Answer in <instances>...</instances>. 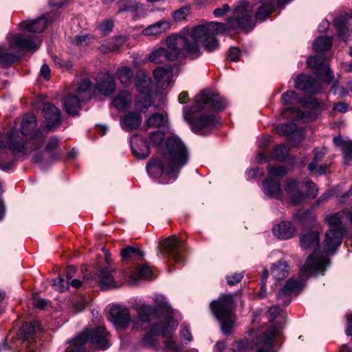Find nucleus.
<instances>
[{"label": "nucleus", "instance_id": "nucleus-54", "mask_svg": "<svg viewBox=\"0 0 352 352\" xmlns=\"http://www.w3.org/2000/svg\"><path fill=\"white\" fill-rule=\"evenodd\" d=\"M180 336L183 344H187L192 340V336L189 327L185 324L182 326Z\"/></svg>", "mask_w": 352, "mask_h": 352}, {"label": "nucleus", "instance_id": "nucleus-31", "mask_svg": "<svg viewBox=\"0 0 352 352\" xmlns=\"http://www.w3.org/2000/svg\"><path fill=\"white\" fill-rule=\"evenodd\" d=\"M152 275V270L147 265H142L129 272V281L130 284L135 285L140 280H146Z\"/></svg>", "mask_w": 352, "mask_h": 352}, {"label": "nucleus", "instance_id": "nucleus-2", "mask_svg": "<svg viewBox=\"0 0 352 352\" xmlns=\"http://www.w3.org/2000/svg\"><path fill=\"white\" fill-rule=\"evenodd\" d=\"M163 160L151 159L146 165L148 175L158 179L161 184L173 182L181 168L188 161V150L182 141L176 135L168 138L162 151Z\"/></svg>", "mask_w": 352, "mask_h": 352}, {"label": "nucleus", "instance_id": "nucleus-9", "mask_svg": "<svg viewBox=\"0 0 352 352\" xmlns=\"http://www.w3.org/2000/svg\"><path fill=\"white\" fill-rule=\"evenodd\" d=\"M73 93L68 94L63 100L66 112L72 116L78 115L81 107V102L90 100L94 94L93 84L88 79L82 80L73 89Z\"/></svg>", "mask_w": 352, "mask_h": 352}, {"label": "nucleus", "instance_id": "nucleus-51", "mask_svg": "<svg viewBox=\"0 0 352 352\" xmlns=\"http://www.w3.org/2000/svg\"><path fill=\"white\" fill-rule=\"evenodd\" d=\"M189 8L186 6H183L176 10L173 13V19L176 21H184L189 14Z\"/></svg>", "mask_w": 352, "mask_h": 352}, {"label": "nucleus", "instance_id": "nucleus-23", "mask_svg": "<svg viewBox=\"0 0 352 352\" xmlns=\"http://www.w3.org/2000/svg\"><path fill=\"white\" fill-rule=\"evenodd\" d=\"M153 74L157 86L162 89H166L173 83V68L169 65L157 67Z\"/></svg>", "mask_w": 352, "mask_h": 352}, {"label": "nucleus", "instance_id": "nucleus-22", "mask_svg": "<svg viewBox=\"0 0 352 352\" xmlns=\"http://www.w3.org/2000/svg\"><path fill=\"white\" fill-rule=\"evenodd\" d=\"M295 87L311 94H316L321 91V83L315 78L305 74H300L295 80Z\"/></svg>", "mask_w": 352, "mask_h": 352}, {"label": "nucleus", "instance_id": "nucleus-47", "mask_svg": "<svg viewBox=\"0 0 352 352\" xmlns=\"http://www.w3.org/2000/svg\"><path fill=\"white\" fill-rule=\"evenodd\" d=\"M289 153V148L285 145L276 146L272 152V158L275 160L283 161Z\"/></svg>", "mask_w": 352, "mask_h": 352}, {"label": "nucleus", "instance_id": "nucleus-39", "mask_svg": "<svg viewBox=\"0 0 352 352\" xmlns=\"http://www.w3.org/2000/svg\"><path fill=\"white\" fill-rule=\"evenodd\" d=\"M133 75V71L127 66L121 67L116 71V76L118 78L124 86H127L131 84Z\"/></svg>", "mask_w": 352, "mask_h": 352}, {"label": "nucleus", "instance_id": "nucleus-38", "mask_svg": "<svg viewBox=\"0 0 352 352\" xmlns=\"http://www.w3.org/2000/svg\"><path fill=\"white\" fill-rule=\"evenodd\" d=\"M273 277L278 280L284 279L288 276V264L284 261H279L274 263L271 268Z\"/></svg>", "mask_w": 352, "mask_h": 352}, {"label": "nucleus", "instance_id": "nucleus-28", "mask_svg": "<svg viewBox=\"0 0 352 352\" xmlns=\"http://www.w3.org/2000/svg\"><path fill=\"white\" fill-rule=\"evenodd\" d=\"M48 24L47 19L45 16L38 19L21 21L19 26L28 32L41 33Z\"/></svg>", "mask_w": 352, "mask_h": 352}, {"label": "nucleus", "instance_id": "nucleus-53", "mask_svg": "<svg viewBox=\"0 0 352 352\" xmlns=\"http://www.w3.org/2000/svg\"><path fill=\"white\" fill-rule=\"evenodd\" d=\"M324 154L325 153L322 150H314V161L308 166V169L309 171L314 172V170L316 169V164H318V162L322 159V157L324 156Z\"/></svg>", "mask_w": 352, "mask_h": 352}, {"label": "nucleus", "instance_id": "nucleus-37", "mask_svg": "<svg viewBox=\"0 0 352 352\" xmlns=\"http://www.w3.org/2000/svg\"><path fill=\"white\" fill-rule=\"evenodd\" d=\"M131 95L127 91L119 92L114 98L112 104L119 111L124 110L131 103Z\"/></svg>", "mask_w": 352, "mask_h": 352}, {"label": "nucleus", "instance_id": "nucleus-42", "mask_svg": "<svg viewBox=\"0 0 352 352\" xmlns=\"http://www.w3.org/2000/svg\"><path fill=\"white\" fill-rule=\"evenodd\" d=\"M121 255L122 258L125 260H138L144 256V253L138 248L131 246H127L122 250Z\"/></svg>", "mask_w": 352, "mask_h": 352}, {"label": "nucleus", "instance_id": "nucleus-46", "mask_svg": "<svg viewBox=\"0 0 352 352\" xmlns=\"http://www.w3.org/2000/svg\"><path fill=\"white\" fill-rule=\"evenodd\" d=\"M16 60V56L11 53H8L6 50L0 47V67H6Z\"/></svg>", "mask_w": 352, "mask_h": 352}, {"label": "nucleus", "instance_id": "nucleus-6", "mask_svg": "<svg viewBox=\"0 0 352 352\" xmlns=\"http://www.w3.org/2000/svg\"><path fill=\"white\" fill-rule=\"evenodd\" d=\"M300 247L303 250L314 252L300 267L302 274H323L326 268L329 266L330 261L326 254H320V237L317 231H308L300 236Z\"/></svg>", "mask_w": 352, "mask_h": 352}, {"label": "nucleus", "instance_id": "nucleus-17", "mask_svg": "<svg viewBox=\"0 0 352 352\" xmlns=\"http://www.w3.org/2000/svg\"><path fill=\"white\" fill-rule=\"evenodd\" d=\"M109 320L116 329H125L131 322L129 309L123 305H113L109 309Z\"/></svg>", "mask_w": 352, "mask_h": 352}, {"label": "nucleus", "instance_id": "nucleus-59", "mask_svg": "<svg viewBox=\"0 0 352 352\" xmlns=\"http://www.w3.org/2000/svg\"><path fill=\"white\" fill-rule=\"evenodd\" d=\"M248 342L246 340L236 341L232 345V350L233 352H241L248 346Z\"/></svg>", "mask_w": 352, "mask_h": 352}, {"label": "nucleus", "instance_id": "nucleus-49", "mask_svg": "<svg viewBox=\"0 0 352 352\" xmlns=\"http://www.w3.org/2000/svg\"><path fill=\"white\" fill-rule=\"evenodd\" d=\"M154 302H155V303L156 304V306L158 308H160V309H165L167 311V314L165 316H163L160 317V318L158 320V321H160L161 319H163L164 317H166L168 315L170 316L173 318V317L172 316L171 314L169 313V309H168V303H167V302L166 300V298H165V297L164 296H162V295H156L155 297L154 298Z\"/></svg>", "mask_w": 352, "mask_h": 352}, {"label": "nucleus", "instance_id": "nucleus-26", "mask_svg": "<svg viewBox=\"0 0 352 352\" xmlns=\"http://www.w3.org/2000/svg\"><path fill=\"white\" fill-rule=\"evenodd\" d=\"M263 193L268 198H279L281 195V188L280 181L276 179L267 177L262 184Z\"/></svg>", "mask_w": 352, "mask_h": 352}, {"label": "nucleus", "instance_id": "nucleus-63", "mask_svg": "<svg viewBox=\"0 0 352 352\" xmlns=\"http://www.w3.org/2000/svg\"><path fill=\"white\" fill-rule=\"evenodd\" d=\"M281 311V309L278 306L270 307L267 311L269 320L271 321L274 320L280 314Z\"/></svg>", "mask_w": 352, "mask_h": 352}, {"label": "nucleus", "instance_id": "nucleus-32", "mask_svg": "<svg viewBox=\"0 0 352 352\" xmlns=\"http://www.w3.org/2000/svg\"><path fill=\"white\" fill-rule=\"evenodd\" d=\"M136 311L138 314V318L140 321L145 323H148L157 314L156 307L148 305L142 304L136 307Z\"/></svg>", "mask_w": 352, "mask_h": 352}, {"label": "nucleus", "instance_id": "nucleus-16", "mask_svg": "<svg viewBox=\"0 0 352 352\" xmlns=\"http://www.w3.org/2000/svg\"><path fill=\"white\" fill-rule=\"evenodd\" d=\"M9 43L12 47L35 52L39 48L41 41L37 36L17 34L10 36Z\"/></svg>", "mask_w": 352, "mask_h": 352}, {"label": "nucleus", "instance_id": "nucleus-35", "mask_svg": "<svg viewBox=\"0 0 352 352\" xmlns=\"http://www.w3.org/2000/svg\"><path fill=\"white\" fill-rule=\"evenodd\" d=\"M348 18V14H345L336 18L333 21L339 38L343 40L345 43L347 41V38L351 34V30L346 26Z\"/></svg>", "mask_w": 352, "mask_h": 352}, {"label": "nucleus", "instance_id": "nucleus-50", "mask_svg": "<svg viewBox=\"0 0 352 352\" xmlns=\"http://www.w3.org/2000/svg\"><path fill=\"white\" fill-rule=\"evenodd\" d=\"M164 140V134L161 131H156L151 133L150 141L157 147H161Z\"/></svg>", "mask_w": 352, "mask_h": 352}, {"label": "nucleus", "instance_id": "nucleus-11", "mask_svg": "<svg viewBox=\"0 0 352 352\" xmlns=\"http://www.w3.org/2000/svg\"><path fill=\"white\" fill-rule=\"evenodd\" d=\"M325 220L331 227L326 232V252L334 253L340 245L342 240L344 226L342 224L341 214L336 213L329 215Z\"/></svg>", "mask_w": 352, "mask_h": 352}, {"label": "nucleus", "instance_id": "nucleus-7", "mask_svg": "<svg viewBox=\"0 0 352 352\" xmlns=\"http://www.w3.org/2000/svg\"><path fill=\"white\" fill-rule=\"evenodd\" d=\"M88 341L101 350L110 346L108 333L104 327L98 326L94 329H85L69 342L65 352H84L85 345Z\"/></svg>", "mask_w": 352, "mask_h": 352}, {"label": "nucleus", "instance_id": "nucleus-20", "mask_svg": "<svg viewBox=\"0 0 352 352\" xmlns=\"http://www.w3.org/2000/svg\"><path fill=\"white\" fill-rule=\"evenodd\" d=\"M43 113L47 131H53L60 126L62 120L61 114L55 105L52 103L44 104Z\"/></svg>", "mask_w": 352, "mask_h": 352}, {"label": "nucleus", "instance_id": "nucleus-8", "mask_svg": "<svg viewBox=\"0 0 352 352\" xmlns=\"http://www.w3.org/2000/svg\"><path fill=\"white\" fill-rule=\"evenodd\" d=\"M210 309L215 318L221 323L223 333H230L234 323V300L231 294H223L218 300L210 303Z\"/></svg>", "mask_w": 352, "mask_h": 352}, {"label": "nucleus", "instance_id": "nucleus-33", "mask_svg": "<svg viewBox=\"0 0 352 352\" xmlns=\"http://www.w3.org/2000/svg\"><path fill=\"white\" fill-rule=\"evenodd\" d=\"M333 143L342 149L344 153V164H349L352 160V141L338 136L333 138Z\"/></svg>", "mask_w": 352, "mask_h": 352}, {"label": "nucleus", "instance_id": "nucleus-15", "mask_svg": "<svg viewBox=\"0 0 352 352\" xmlns=\"http://www.w3.org/2000/svg\"><path fill=\"white\" fill-rule=\"evenodd\" d=\"M276 331L274 327L268 328L265 332L253 340L251 347L255 352H276L274 348V342Z\"/></svg>", "mask_w": 352, "mask_h": 352}, {"label": "nucleus", "instance_id": "nucleus-48", "mask_svg": "<svg viewBox=\"0 0 352 352\" xmlns=\"http://www.w3.org/2000/svg\"><path fill=\"white\" fill-rule=\"evenodd\" d=\"M267 170L269 173V177H283L287 173V169L284 166H268Z\"/></svg>", "mask_w": 352, "mask_h": 352}, {"label": "nucleus", "instance_id": "nucleus-58", "mask_svg": "<svg viewBox=\"0 0 352 352\" xmlns=\"http://www.w3.org/2000/svg\"><path fill=\"white\" fill-rule=\"evenodd\" d=\"M295 217L302 221H307L309 217L315 220L314 217H311V210H300L295 214Z\"/></svg>", "mask_w": 352, "mask_h": 352}, {"label": "nucleus", "instance_id": "nucleus-57", "mask_svg": "<svg viewBox=\"0 0 352 352\" xmlns=\"http://www.w3.org/2000/svg\"><path fill=\"white\" fill-rule=\"evenodd\" d=\"M164 349L166 352H179L178 344L171 339H167L164 341Z\"/></svg>", "mask_w": 352, "mask_h": 352}, {"label": "nucleus", "instance_id": "nucleus-4", "mask_svg": "<svg viewBox=\"0 0 352 352\" xmlns=\"http://www.w3.org/2000/svg\"><path fill=\"white\" fill-rule=\"evenodd\" d=\"M36 118L34 114H25L21 123V131L16 129H12L6 135L8 140L7 144H5L0 139V168L3 170L9 169L14 163L13 157L6 159L8 153L5 151L8 147L14 154H25L28 149V144L26 142L25 137L30 136V138L37 142L36 146L34 149L41 146L43 142V135L40 130H36ZM33 150L31 148L30 151Z\"/></svg>", "mask_w": 352, "mask_h": 352}, {"label": "nucleus", "instance_id": "nucleus-10", "mask_svg": "<svg viewBox=\"0 0 352 352\" xmlns=\"http://www.w3.org/2000/svg\"><path fill=\"white\" fill-rule=\"evenodd\" d=\"M177 326L178 322L168 315L151 324L149 332L142 338V342L146 347H155L157 343L155 336L162 334L164 337H170L174 333Z\"/></svg>", "mask_w": 352, "mask_h": 352}, {"label": "nucleus", "instance_id": "nucleus-21", "mask_svg": "<svg viewBox=\"0 0 352 352\" xmlns=\"http://www.w3.org/2000/svg\"><path fill=\"white\" fill-rule=\"evenodd\" d=\"M96 88L104 96H109L116 90L114 76L109 72H100L96 78Z\"/></svg>", "mask_w": 352, "mask_h": 352}, {"label": "nucleus", "instance_id": "nucleus-62", "mask_svg": "<svg viewBox=\"0 0 352 352\" xmlns=\"http://www.w3.org/2000/svg\"><path fill=\"white\" fill-rule=\"evenodd\" d=\"M230 10V6L228 4H223L222 7L214 9L213 14L215 17H221L227 14Z\"/></svg>", "mask_w": 352, "mask_h": 352}, {"label": "nucleus", "instance_id": "nucleus-36", "mask_svg": "<svg viewBox=\"0 0 352 352\" xmlns=\"http://www.w3.org/2000/svg\"><path fill=\"white\" fill-rule=\"evenodd\" d=\"M168 122L166 113H154L146 120V124L148 127L159 128L166 126Z\"/></svg>", "mask_w": 352, "mask_h": 352}, {"label": "nucleus", "instance_id": "nucleus-19", "mask_svg": "<svg viewBox=\"0 0 352 352\" xmlns=\"http://www.w3.org/2000/svg\"><path fill=\"white\" fill-rule=\"evenodd\" d=\"M276 130L277 133L280 135H291L289 144L292 146H296L304 140L303 131L298 130L296 124L293 121L278 125Z\"/></svg>", "mask_w": 352, "mask_h": 352}, {"label": "nucleus", "instance_id": "nucleus-55", "mask_svg": "<svg viewBox=\"0 0 352 352\" xmlns=\"http://www.w3.org/2000/svg\"><path fill=\"white\" fill-rule=\"evenodd\" d=\"M53 285L58 292H63L68 289L69 281L67 280H65L62 278L58 277L54 280Z\"/></svg>", "mask_w": 352, "mask_h": 352}, {"label": "nucleus", "instance_id": "nucleus-60", "mask_svg": "<svg viewBox=\"0 0 352 352\" xmlns=\"http://www.w3.org/2000/svg\"><path fill=\"white\" fill-rule=\"evenodd\" d=\"M241 55V50L236 47H231L229 49L228 57L232 61H236Z\"/></svg>", "mask_w": 352, "mask_h": 352}, {"label": "nucleus", "instance_id": "nucleus-61", "mask_svg": "<svg viewBox=\"0 0 352 352\" xmlns=\"http://www.w3.org/2000/svg\"><path fill=\"white\" fill-rule=\"evenodd\" d=\"M90 37L88 34L77 35L75 36L74 42L77 45L85 46L89 43Z\"/></svg>", "mask_w": 352, "mask_h": 352}, {"label": "nucleus", "instance_id": "nucleus-12", "mask_svg": "<svg viewBox=\"0 0 352 352\" xmlns=\"http://www.w3.org/2000/svg\"><path fill=\"white\" fill-rule=\"evenodd\" d=\"M165 257L177 263L184 261V242L176 236H170L165 239L161 243Z\"/></svg>", "mask_w": 352, "mask_h": 352}, {"label": "nucleus", "instance_id": "nucleus-13", "mask_svg": "<svg viewBox=\"0 0 352 352\" xmlns=\"http://www.w3.org/2000/svg\"><path fill=\"white\" fill-rule=\"evenodd\" d=\"M310 275L311 274H302L300 272V280H296L294 278L289 279L276 295L279 303L283 305L289 304L291 297L298 295L302 291L305 287L302 278ZM312 275L314 276V274Z\"/></svg>", "mask_w": 352, "mask_h": 352}, {"label": "nucleus", "instance_id": "nucleus-45", "mask_svg": "<svg viewBox=\"0 0 352 352\" xmlns=\"http://www.w3.org/2000/svg\"><path fill=\"white\" fill-rule=\"evenodd\" d=\"M281 102L283 104L290 105L294 104H302V99L293 90L285 92L281 97Z\"/></svg>", "mask_w": 352, "mask_h": 352}, {"label": "nucleus", "instance_id": "nucleus-41", "mask_svg": "<svg viewBox=\"0 0 352 352\" xmlns=\"http://www.w3.org/2000/svg\"><path fill=\"white\" fill-rule=\"evenodd\" d=\"M153 103L151 94H138L135 100V107L140 111L146 112Z\"/></svg>", "mask_w": 352, "mask_h": 352}, {"label": "nucleus", "instance_id": "nucleus-27", "mask_svg": "<svg viewBox=\"0 0 352 352\" xmlns=\"http://www.w3.org/2000/svg\"><path fill=\"white\" fill-rule=\"evenodd\" d=\"M274 235L280 240L292 238L296 232V228L290 221H282L273 228Z\"/></svg>", "mask_w": 352, "mask_h": 352}, {"label": "nucleus", "instance_id": "nucleus-56", "mask_svg": "<svg viewBox=\"0 0 352 352\" xmlns=\"http://www.w3.org/2000/svg\"><path fill=\"white\" fill-rule=\"evenodd\" d=\"M305 186L307 188V196L311 198H315L318 195V190L316 184L311 180L305 182Z\"/></svg>", "mask_w": 352, "mask_h": 352}, {"label": "nucleus", "instance_id": "nucleus-25", "mask_svg": "<svg viewBox=\"0 0 352 352\" xmlns=\"http://www.w3.org/2000/svg\"><path fill=\"white\" fill-rule=\"evenodd\" d=\"M131 148L133 154L138 159H146L150 154V148L146 140L138 135L131 137Z\"/></svg>", "mask_w": 352, "mask_h": 352}, {"label": "nucleus", "instance_id": "nucleus-5", "mask_svg": "<svg viewBox=\"0 0 352 352\" xmlns=\"http://www.w3.org/2000/svg\"><path fill=\"white\" fill-rule=\"evenodd\" d=\"M259 7L254 17V6L250 2L242 0L234 6L232 16L228 19L226 30L221 34L229 30L241 29L244 31L252 30L256 24V21H265L274 10L276 0H258Z\"/></svg>", "mask_w": 352, "mask_h": 352}, {"label": "nucleus", "instance_id": "nucleus-34", "mask_svg": "<svg viewBox=\"0 0 352 352\" xmlns=\"http://www.w3.org/2000/svg\"><path fill=\"white\" fill-rule=\"evenodd\" d=\"M151 78L144 72L138 74L135 80V87L139 92L138 94H151Z\"/></svg>", "mask_w": 352, "mask_h": 352}, {"label": "nucleus", "instance_id": "nucleus-43", "mask_svg": "<svg viewBox=\"0 0 352 352\" xmlns=\"http://www.w3.org/2000/svg\"><path fill=\"white\" fill-rule=\"evenodd\" d=\"M332 44V39L329 36H320L314 43V50L318 52H322L329 49Z\"/></svg>", "mask_w": 352, "mask_h": 352}, {"label": "nucleus", "instance_id": "nucleus-30", "mask_svg": "<svg viewBox=\"0 0 352 352\" xmlns=\"http://www.w3.org/2000/svg\"><path fill=\"white\" fill-rule=\"evenodd\" d=\"M170 26L171 23L169 21L162 19L144 28L142 34L146 36L160 35L168 31Z\"/></svg>", "mask_w": 352, "mask_h": 352}, {"label": "nucleus", "instance_id": "nucleus-1", "mask_svg": "<svg viewBox=\"0 0 352 352\" xmlns=\"http://www.w3.org/2000/svg\"><path fill=\"white\" fill-rule=\"evenodd\" d=\"M226 25L210 21L195 25L185 27L179 34H173L166 38V47H160L150 53L148 59L155 63L166 60L174 61L179 58H196L201 54L200 43L205 50L212 52L218 49L219 43L217 36L221 34Z\"/></svg>", "mask_w": 352, "mask_h": 352}, {"label": "nucleus", "instance_id": "nucleus-3", "mask_svg": "<svg viewBox=\"0 0 352 352\" xmlns=\"http://www.w3.org/2000/svg\"><path fill=\"white\" fill-rule=\"evenodd\" d=\"M226 106V100L222 96L210 90H203L194 97L191 105L184 107L183 116L193 132L204 135L217 126L219 123V120L212 114L202 115L195 119V113L208 107L213 110H222Z\"/></svg>", "mask_w": 352, "mask_h": 352}, {"label": "nucleus", "instance_id": "nucleus-52", "mask_svg": "<svg viewBox=\"0 0 352 352\" xmlns=\"http://www.w3.org/2000/svg\"><path fill=\"white\" fill-rule=\"evenodd\" d=\"M113 21L111 19H107L102 21L98 28L104 35L109 34L113 29Z\"/></svg>", "mask_w": 352, "mask_h": 352}, {"label": "nucleus", "instance_id": "nucleus-29", "mask_svg": "<svg viewBox=\"0 0 352 352\" xmlns=\"http://www.w3.org/2000/svg\"><path fill=\"white\" fill-rule=\"evenodd\" d=\"M120 123L122 129L131 131L140 126L142 116L138 112H129L120 118Z\"/></svg>", "mask_w": 352, "mask_h": 352}, {"label": "nucleus", "instance_id": "nucleus-24", "mask_svg": "<svg viewBox=\"0 0 352 352\" xmlns=\"http://www.w3.org/2000/svg\"><path fill=\"white\" fill-rule=\"evenodd\" d=\"M284 189L292 204H299L305 199V195L300 188L298 180L294 178L287 179Z\"/></svg>", "mask_w": 352, "mask_h": 352}, {"label": "nucleus", "instance_id": "nucleus-64", "mask_svg": "<svg viewBox=\"0 0 352 352\" xmlns=\"http://www.w3.org/2000/svg\"><path fill=\"white\" fill-rule=\"evenodd\" d=\"M243 275L241 273H235L232 275L227 276V282L228 285H234L240 282L241 280L243 278Z\"/></svg>", "mask_w": 352, "mask_h": 352}, {"label": "nucleus", "instance_id": "nucleus-18", "mask_svg": "<svg viewBox=\"0 0 352 352\" xmlns=\"http://www.w3.org/2000/svg\"><path fill=\"white\" fill-rule=\"evenodd\" d=\"M100 285L101 289L108 290L116 287H121L126 276L122 278H120L118 272L110 270L109 268H103L99 272Z\"/></svg>", "mask_w": 352, "mask_h": 352}, {"label": "nucleus", "instance_id": "nucleus-44", "mask_svg": "<svg viewBox=\"0 0 352 352\" xmlns=\"http://www.w3.org/2000/svg\"><path fill=\"white\" fill-rule=\"evenodd\" d=\"M282 116L285 119H290L292 120L306 118L305 113L296 107L285 109L282 113Z\"/></svg>", "mask_w": 352, "mask_h": 352}, {"label": "nucleus", "instance_id": "nucleus-40", "mask_svg": "<svg viewBox=\"0 0 352 352\" xmlns=\"http://www.w3.org/2000/svg\"><path fill=\"white\" fill-rule=\"evenodd\" d=\"M40 329L38 322L23 324L19 329V336L23 340H27L32 335Z\"/></svg>", "mask_w": 352, "mask_h": 352}, {"label": "nucleus", "instance_id": "nucleus-14", "mask_svg": "<svg viewBox=\"0 0 352 352\" xmlns=\"http://www.w3.org/2000/svg\"><path fill=\"white\" fill-rule=\"evenodd\" d=\"M307 65L308 67L315 70L317 76L322 82L329 84L333 80V72L325 62L324 54H318L310 56L307 60Z\"/></svg>", "mask_w": 352, "mask_h": 352}]
</instances>
